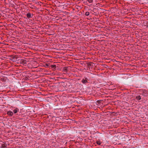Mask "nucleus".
Wrapping results in <instances>:
<instances>
[{"label": "nucleus", "mask_w": 148, "mask_h": 148, "mask_svg": "<svg viewBox=\"0 0 148 148\" xmlns=\"http://www.w3.org/2000/svg\"><path fill=\"white\" fill-rule=\"evenodd\" d=\"M88 79L86 77H84V78L82 79L81 82L83 84H85L88 82Z\"/></svg>", "instance_id": "obj_1"}, {"label": "nucleus", "mask_w": 148, "mask_h": 148, "mask_svg": "<svg viewBox=\"0 0 148 148\" xmlns=\"http://www.w3.org/2000/svg\"><path fill=\"white\" fill-rule=\"evenodd\" d=\"M7 114L8 115L12 116L13 115V113L11 111H9L7 112Z\"/></svg>", "instance_id": "obj_2"}, {"label": "nucleus", "mask_w": 148, "mask_h": 148, "mask_svg": "<svg viewBox=\"0 0 148 148\" xmlns=\"http://www.w3.org/2000/svg\"><path fill=\"white\" fill-rule=\"evenodd\" d=\"M19 111V109L17 108H16L15 109L13 110V112L14 113H16L17 112Z\"/></svg>", "instance_id": "obj_3"}, {"label": "nucleus", "mask_w": 148, "mask_h": 148, "mask_svg": "<svg viewBox=\"0 0 148 148\" xmlns=\"http://www.w3.org/2000/svg\"><path fill=\"white\" fill-rule=\"evenodd\" d=\"M27 16L28 18H32L31 14L30 13H28L27 14Z\"/></svg>", "instance_id": "obj_4"}, {"label": "nucleus", "mask_w": 148, "mask_h": 148, "mask_svg": "<svg viewBox=\"0 0 148 148\" xmlns=\"http://www.w3.org/2000/svg\"><path fill=\"white\" fill-rule=\"evenodd\" d=\"M21 63L23 64H25L26 63V60L23 59H21Z\"/></svg>", "instance_id": "obj_5"}, {"label": "nucleus", "mask_w": 148, "mask_h": 148, "mask_svg": "<svg viewBox=\"0 0 148 148\" xmlns=\"http://www.w3.org/2000/svg\"><path fill=\"white\" fill-rule=\"evenodd\" d=\"M136 97L138 100H140L141 99V97L140 96H136Z\"/></svg>", "instance_id": "obj_6"}, {"label": "nucleus", "mask_w": 148, "mask_h": 148, "mask_svg": "<svg viewBox=\"0 0 148 148\" xmlns=\"http://www.w3.org/2000/svg\"><path fill=\"white\" fill-rule=\"evenodd\" d=\"M85 14L87 16H88L89 14V12H86L85 13Z\"/></svg>", "instance_id": "obj_7"}, {"label": "nucleus", "mask_w": 148, "mask_h": 148, "mask_svg": "<svg viewBox=\"0 0 148 148\" xmlns=\"http://www.w3.org/2000/svg\"><path fill=\"white\" fill-rule=\"evenodd\" d=\"M51 67L52 68H55L56 67V65L55 64L51 65Z\"/></svg>", "instance_id": "obj_8"}, {"label": "nucleus", "mask_w": 148, "mask_h": 148, "mask_svg": "<svg viewBox=\"0 0 148 148\" xmlns=\"http://www.w3.org/2000/svg\"><path fill=\"white\" fill-rule=\"evenodd\" d=\"M87 1L89 3H92L93 1V0H87Z\"/></svg>", "instance_id": "obj_9"}, {"label": "nucleus", "mask_w": 148, "mask_h": 148, "mask_svg": "<svg viewBox=\"0 0 148 148\" xmlns=\"http://www.w3.org/2000/svg\"><path fill=\"white\" fill-rule=\"evenodd\" d=\"M96 143L98 145H100L101 144V143L99 141H97Z\"/></svg>", "instance_id": "obj_10"}, {"label": "nucleus", "mask_w": 148, "mask_h": 148, "mask_svg": "<svg viewBox=\"0 0 148 148\" xmlns=\"http://www.w3.org/2000/svg\"><path fill=\"white\" fill-rule=\"evenodd\" d=\"M49 66V65L47 64H45V67H47Z\"/></svg>", "instance_id": "obj_11"}, {"label": "nucleus", "mask_w": 148, "mask_h": 148, "mask_svg": "<svg viewBox=\"0 0 148 148\" xmlns=\"http://www.w3.org/2000/svg\"><path fill=\"white\" fill-rule=\"evenodd\" d=\"M67 68H65L64 69V71H67Z\"/></svg>", "instance_id": "obj_12"}, {"label": "nucleus", "mask_w": 148, "mask_h": 148, "mask_svg": "<svg viewBox=\"0 0 148 148\" xmlns=\"http://www.w3.org/2000/svg\"><path fill=\"white\" fill-rule=\"evenodd\" d=\"M14 58H15L16 59H17V57L16 56H15L14 57Z\"/></svg>", "instance_id": "obj_13"}]
</instances>
